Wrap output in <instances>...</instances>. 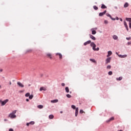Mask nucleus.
Listing matches in <instances>:
<instances>
[{
	"instance_id": "1",
	"label": "nucleus",
	"mask_w": 131,
	"mask_h": 131,
	"mask_svg": "<svg viewBox=\"0 0 131 131\" xmlns=\"http://www.w3.org/2000/svg\"><path fill=\"white\" fill-rule=\"evenodd\" d=\"M17 112V111L15 110L12 113H11L9 115V117H10V118L12 119L13 118H16V113Z\"/></svg>"
},
{
	"instance_id": "2",
	"label": "nucleus",
	"mask_w": 131,
	"mask_h": 131,
	"mask_svg": "<svg viewBox=\"0 0 131 131\" xmlns=\"http://www.w3.org/2000/svg\"><path fill=\"white\" fill-rule=\"evenodd\" d=\"M91 46L92 47L94 51H99V50H100V48H99L96 49V45L94 42H91Z\"/></svg>"
},
{
	"instance_id": "3",
	"label": "nucleus",
	"mask_w": 131,
	"mask_h": 131,
	"mask_svg": "<svg viewBox=\"0 0 131 131\" xmlns=\"http://www.w3.org/2000/svg\"><path fill=\"white\" fill-rule=\"evenodd\" d=\"M9 102V99H6L4 100V101L0 100V103L1 104V106H5L7 103Z\"/></svg>"
},
{
	"instance_id": "4",
	"label": "nucleus",
	"mask_w": 131,
	"mask_h": 131,
	"mask_svg": "<svg viewBox=\"0 0 131 131\" xmlns=\"http://www.w3.org/2000/svg\"><path fill=\"white\" fill-rule=\"evenodd\" d=\"M56 56H58L60 60H62L63 59V55L60 53H56Z\"/></svg>"
},
{
	"instance_id": "5",
	"label": "nucleus",
	"mask_w": 131,
	"mask_h": 131,
	"mask_svg": "<svg viewBox=\"0 0 131 131\" xmlns=\"http://www.w3.org/2000/svg\"><path fill=\"white\" fill-rule=\"evenodd\" d=\"M106 13H107V10H105L103 12H100L99 16H100V17H102V16H104Z\"/></svg>"
},
{
	"instance_id": "6",
	"label": "nucleus",
	"mask_w": 131,
	"mask_h": 131,
	"mask_svg": "<svg viewBox=\"0 0 131 131\" xmlns=\"http://www.w3.org/2000/svg\"><path fill=\"white\" fill-rule=\"evenodd\" d=\"M94 29H95V30ZM97 28L91 29L92 34L95 35L96 34V33H97V32L95 31V30H97Z\"/></svg>"
},
{
	"instance_id": "7",
	"label": "nucleus",
	"mask_w": 131,
	"mask_h": 131,
	"mask_svg": "<svg viewBox=\"0 0 131 131\" xmlns=\"http://www.w3.org/2000/svg\"><path fill=\"white\" fill-rule=\"evenodd\" d=\"M110 61H111V58H107L105 60V64H108V63H110Z\"/></svg>"
},
{
	"instance_id": "8",
	"label": "nucleus",
	"mask_w": 131,
	"mask_h": 131,
	"mask_svg": "<svg viewBox=\"0 0 131 131\" xmlns=\"http://www.w3.org/2000/svg\"><path fill=\"white\" fill-rule=\"evenodd\" d=\"M124 25L127 30V31H128V26H127V24L125 21H124Z\"/></svg>"
},
{
	"instance_id": "9",
	"label": "nucleus",
	"mask_w": 131,
	"mask_h": 131,
	"mask_svg": "<svg viewBox=\"0 0 131 131\" xmlns=\"http://www.w3.org/2000/svg\"><path fill=\"white\" fill-rule=\"evenodd\" d=\"M17 84H18V85H19V86H20V88H24V85H23V84H22L20 82H18Z\"/></svg>"
},
{
	"instance_id": "10",
	"label": "nucleus",
	"mask_w": 131,
	"mask_h": 131,
	"mask_svg": "<svg viewBox=\"0 0 131 131\" xmlns=\"http://www.w3.org/2000/svg\"><path fill=\"white\" fill-rule=\"evenodd\" d=\"M92 41L91 40H88L86 42L84 43V46H86L87 45H89V43H91Z\"/></svg>"
},
{
	"instance_id": "11",
	"label": "nucleus",
	"mask_w": 131,
	"mask_h": 131,
	"mask_svg": "<svg viewBox=\"0 0 131 131\" xmlns=\"http://www.w3.org/2000/svg\"><path fill=\"white\" fill-rule=\"evenodd\" d=\"M118 56L120 58H126V57H127V55H119Z\"/></svg>"
},
{
	"instance_id": "12",
	"label": "nucleus",
	"mask_w": 131,
	"mask_h": 131,
	"mask_svg": "<svg viewBox=\"0 0 131 131\" xmlns=\"http://www.w3.org/2000/svg\"><path fill=\"white\" fill-rule=\"evenodd\" d=\"M106 15L107 17H110L111 19H112V20H115V18H112V16H111V15L110 14L106 13Z\"/></svg>"
},
{
	"instance_id": "13",
	"label": "nucleus",
	"mask_w": 131,
	"mask_h": 131,
	"mask_svg": "<svg viewBox=\"0 0 131 131\" xmlns=\"http://www.w3.org/2000/svg\"><path fill=\"white\" fill-rule=\"evenodd\" d=\"M41 91H47V88H46L45 87H41L40 88V91L41 92Z\"/></svg>"
},
{
	"instance_id": "14",
	"label": "nucleus",
	"mask_w": 131,
	"mask_h": 131,
	"mask_svg": "<svg viewBox=\"0 0 131 131\" xmlns=\"http://www.w3.org/2000/svg\"><path fill=\"white\" fill-rule=\"evenodd\" d=\"M47 56L48 58H50V59H52V54L51 53H47Z\"/></svg>"
},
{
	"instance_id": "15",
	"label": "nucleus",
	"mask_w": 131,
	"mask_h": 131,
	"mask_svg": "<svg viewBox=\"0 0 131 131\" xmlns=\"http://www.w3.org/2000/svg\"><path fill=\"white\" fill-rule=\"evenodd\" d=\"M78 114V107L76 108V111H75V116H77Z\"/></svg>"
},
{
	"instance_id": "16",
	"label": "nucleus",
	"mask_w": 131,
	"mask_h": 131,
	"mask_svg": "<svg viewBox=\"0 0 131 131\" xmlns=\"http://www.w3.org/2000/svg\"><path fill=\"white\" fill-rule=\"evenodd\" d=\"M114 120V117H112V118H111L109 120H108L107 121H106V122H110V121H112Z\"/></svg>"
},
{
	"instance_id": "17",
	"label": "nucleus",
	"mask_w": 131,
	"mask_h": 131,
	"mask_svg": "<svg viewBox=\"0 0 131 131\" xmlns=\"http://www.w3.org/2000/svg\"><path fill=\"white\" fill-rule=\"evenodd\" d=\"M90 38H92V39H93V40H96V37H95L92 35H90Z\"/></svg>"
},
{
	"instance_id": "18",
	"label": "nucleus",
	"mask_w": 131,
	"mask_h": 131,
	"mask_svg": "<svg viewBox=\"0 0 131 131\" xmlns=\"http://www.w3.org/2000/svg\"><path fill=\"white\" fill-rule=\"evenodd\" d=\"M58 101L59 100L58 99L51 100V103H58Z\"/></svg>"
},
{
	"instance_id": "19",
	"label": "nucleus",
	"mask_w": 131,
	"mask_h": 131,
	"mask_svg": "<svg viewBox=\"0 0 131 131\" xmlns=\"http://www.w3.org/2000/svg\"><path fill=\"white\" fill-rule=\"evenodd\" d=\"M112 55V52L111 51H108V54L107 55V57H110Z\"/></svg>"
},
{
	"instance_id": "20",
	"label": "nucleus",
	"mask_w": 131,
	"mask_h": 131,
	"mask_svg": "<svg viewBox=\"0 0 131 131\" xmlns=\"http://www.w3.org/2000/svg\"><path fill=\"white\" fill-rule=\"evenodd\" d=\"M101 9H107V7L104 4H102Z\"/></svg>"
},
{
	"instance_id": "21",
	"label": "nucleus",
	"mask_w": 131,
	"mask_h": 131,
	"mask_svg": "<svg viewBox=\"0 0 131 131\" xmlns=\"http://www.w3.org/2000/svg\"><path fill=\"white\" fill-rule=\"evenodd\" d=\"M37 107L39 109H42L43 108V106L42 105H39L37 106Z\"/></svg>"
},
{
	"instance_id": "22",
	"label": "nucleus",
	"mask_w": 131,
	"mask_h": 131,
	"mask_svg": "<svg viewBox=\"0 0 131 131\" xmlns=\"http://www.w3.org/2000/svg\"><path fill=\"white\" fill-rule=\"evenodd\" d=\"M128 6H129V5L128 4V3H126L124 5V8H127V7H128Z\"/></svg>"
},
{
	"instance_id": "23",
	"label": "nucleus",
	"mask_w": 131,
	"mask_h": 131,
	"mask_svg": "<svg viewBox=\"0 0 131 131\" xmlns=\"http://www.w3.org/2000/svg\"><path fill=\"white\" fill-rule=\"evenodd\" d=\"M126 21H128L129 22H131V18H127V17H126Z\"/></svg>"
},
{
	"instance_id": "24",
	"label": "nucleus",
	"mask_w": 131,
	"mask_h": 131,
	"mask_svg": "<svg viewBox=\"0 0 131 131\" xmlns=\"http://www.w3.org/2000/svg\"><path fill=\"white\" fill-rule=\"evenodd\" d=\"M66 91L67 93H69V88L66 87Z\"/></svg>"
},
{
	"instance_id": "25",
	"label": "nucleus",
	"mask_w": 131,
	"mask_h": 131,
	"mask_svg": "<svg viewBox=\"0 0 131 131\" xmlns=\"http://www.w3.org/2000/svg\"><path fill=\"white\" fill-rule=\"evenodd\" d=\"M49 118L50 119H53V118H54V115H49Z\"/></svg>"
},
{
	"instance_id": "26",
	"label": "nucleus",
	"mask_w": 131,
	"mask_h": 131,
	"mask_svg": "<svg viewBox=\"0 0 131 131\" xmlns=\"http://www.w3.org/2000/svg\"><path fill=\"white\" fill-rule=\"evenodd\" d=\"M90 60L91 61V62H93V63H96V60L94 59H90Z\"/></svg>"
},
{
	"instance_id": "27",
	"label": "nucleus",
	"mask_w": 131,
	"mask_h": 131,
	"mask_svg": "<svg viewBox=\"0 0 131 131\" xmlns=\"http://www.w3.org/2000/svg\"><path fill=\"white\" fill-rule=\"evenodd\" d=\"M117 80H122V77H120L119 78H116Z\"/></svg>"
},
{
	"instance_id": "28",
	"label": "nucleus",
	"mask_w": 131,
	"mask_h": 131,
	"mask_svg": "<svg viewBox=\"0 0 131 131\" xmlns=\"http://www.w3.org/2000/svg\"><path fill=\"white\" fill-rule=\"evenodd\" d=\"M113 38H114V39H117V38H118V37H117V36L116 35H114Z\"/></svg>"
},
{
	"instance_id": "29",
	"label": "nucleus",
	"mask_w": 131,
	"mask_h": 131,
	"mask_svg": "<svg viewBox=\"0 0 131 131\" xmlns=\"http://www.w3.org/2000/svg\"><path fill=\"white\" fill-rule=\"evenodd\" d=\"M30 96V93H27L25 94V97H29Z\"/></svg>"
},
{
	"instance_id": "30",
	"label": "nucleus",
	"mask_w": 131,
	"mask_h": 131,
	"mask_svg": "<svg viewBox=\"0 0 131 131\" xmlns=\"http://www.w3.org/2000/svg\"><path fill=\"white\" fill-rule=\"evenodd\" d=\"M29 97L30 100H31L33 98V95H30Z\"/></svg>"
},
{
	"instance_id": "31",
	"label": "nucleus",
	"mask_w": 131,
	"mask_h": 131,
	"mask_svg": "<svg viewBox=\"0 0 131 131\" xmlns=\"http://www.w3.org/2000/svg\"><path fill=\"white\" fill-rule=\"evenodd\" d=\"M71 107L73 108V109H76V107L75 106V105H72L71 106Z\"/></svg>"
},
{
	"instance_id": "32",
	"label": "nucleus",
	"mask_w": 131,
	"mask_h": 131,
	"mask_svg": "<svg viewBox=\"0 0 131 131\" xmlns=\"http://www.w3.org/2000/svg\"><path fill=\"white\" fill-rule=\"evenodd\" d=\"M93 8L94 9V10H98V7H97L96 6H94Z\"/></svg>"
},
{
	"instance_id": "33",
	"label": "nucleus",
	"mask_w": 131,
	"mask_h": 131,
	"mask_svg": "<svg viewBox=\"0 0 131 131\" xmlns=\"http://www.w3.org/2000/svg\"><path fill=\"white\" fill-rule=\"evenodd\" d=\"M80 113H81V114H82V113H85L83 111V110H81L80 111Z\"/></svg>"
},
{
	"instance_id": "34",
	"label": "nucleus",
	"mask_w": 131,
	"mask_h": 131,
	"mask_svg": "<svg viewBox=\"0 0 131 131\" xmlns=\"http://www.w3.org/2000/svg\"><path fill=\"white\" fill-rule=\"evenodd\" d=\"M67 98H71V95H70V94H67Z\"/></svg>"
},
{
	"instance_id": "35",
	"label": "nucleus",
	"mask_w": 131,
	"mask_h": 131,
	"mask_svg": "<svg viewBox=\"0 0 131 131\" xmlns=\"http://www.w3.org/2000/svg\"><path fill=\"white\" fill-rule=\"evenodd\" d=\"M107 69H111V66H107Z\"/></svg>"
},
{
	"instance_id": "36",
	"label": "nucleus",
	"mask_w": 131,
	"mask_h": 131,
	"mask_svg": "<svg viewBox=\"0 0 131 131\" xmlns=\"http://www.w3.org/2000/svg\"><path fill=\"white\" fill-rule=\"evenodd\" d=\"M108 75H112V71H110L108 72Z\"/></svg>"
},
{
	"instance_id": "37",
	"label": "nucleus",
	"mask_w": 131,
	"mask_h": 131,
	"mask_svg": "<svg viewBox=\"0 0 131 131\" xmlns=\"http://www.w3.org/2000/svg\"><path fill=\"white\" fill-rule=\"evenodd\" d=\"M104 24H108V21L107 20H104Z\"/></svg>"
},
{
	"instance_id": "38",
	"label": "nucleus",
	"mask_w": 131,
	"mask_h": 131,
	"mask_svg": "<svg viewBox=\"0 0 131 131\" xmlns=\"http://www.w3.org/2000/svg\"><path fill=\"white\" fill-rule=\"evenodd\" d=\"M30 124H34V122L33 121H31L30 122H29Z\"/></svg>"
},
{
	"instance_id": "39",
	"label": "nucleus",
	"mask_w": 131,
	"mask_h": 131,
	"mask_svg": "<svg viewBox=\"0 0 131 131\" xmlns=\"http://www.w3.org/2000/svg\"><path fill=\"white\" fill-rule=\"evenodd\" d=\"M126 39H127V40H130L131 37H127V38H126Z\"/></svg>"
},
{
	"instance_id": "40",
	"label": "nucleus",
	"mask_w": 131,
	"mask_h": 131,
	"mask_svg": "<svg viewBox=\"0 0 131 131\" xmlns=\"http://www.w3.org/2000/svg\"><path fill=\"white\" fill-rule=\"evenodd\" d=\"M61 85H62V86H65V83H62Z\"/></svg>"
},
{
	"instance_id": "41",
	"label": "nucleus",
	"mask_w": 131,
	"mask_h": 131,
	"mask_svg": "<svg viewBox=\"0 0 131 131\" xmlns=\"http://www.w3.org/2000/svg\"><path fill=\"white\" fill-rule=\"evenodd\" d=\"M130 45H131V41L128 42L127 43V45H128V46H129Z\"/></svg>"
},
{
	"instance_id": "42",
	"label": "nucleus",
	"mask_w": 131,
	"mask_h": 131,
	"mask_svg": "<svg viewBox=\"0 0 131 131\" xmlns=\"http://www.w3.org/2000/svg\"><path fill=\"white\" fill-rule=\"evenodd\" d=\"M129 28H131V23H129Z\"/></svg>"
},
{
	"instance_id": "43",
	"label": "nucleus",
	"mask_w": 131,
	"mask_h": 131,
	"mask_svg": "<svg viewBox=\"0 0 131 131\" xmlns=\"http://www.w3.org/2000/svg\"><path fill=\"white\" fill-rule=\"evenodd\" d=\"M32 50H31V49H30V50H28V52H32Z\"/></svg>"
},
{
	"instance_id": "44",
	"label": "nucleus",
	"mask_w": 131,
	"mask_h": 131,
	"mask_svg": "<svg viewBox=\"0 0 131 131\" xmlns=\"http://www.w3.org/2000/svg\"><path fill=\"white\" fill-rule=\"evenodd\" d=\"M30 124V123H27V126H29V125Z\"/></svg>"
},
{
	"instance_id": "45",
	"label": "nucleus",
	"mask_w": 131,
	"mask_h": 131,
	"mask_svg": "<svg viewBox=\"0 0 131 131\" xmlns=\"http://www.w3.org/2000/svg\"><path fill=\"white\" fill-rule=\"evenodd\" d=\"M9 131H14V130L12 128L9 129Z\"/></svg>"
},
{
	"instance_id": "46",
	"label": "nucleus",
	"mask_w": 131,
	"mask_h": 131,
	"mask_svg": "<svg viewBox=\"0 0 131 131\" xmlns=\"http://www.w3.org/2000/svg\"><path fill=\"white\" fill-rule=\"evenodd\" d=\"M26 101H27V102H29V99H26Z\"/></svg>"
},
{
	"instance_id": "47",
	"label": "nucleus",
	"mask_w": 131,
	"mask_h": 131,
	"mask_svg": "<svg viewBox=\"0 0 131 131\" xmlns=\"http://www.w3.org/2000/svg\"><path fill=\"white\" fill-rule=\"evenodd\" d=\"M120 21H122V18H120Z\"/></svg>"
},
{
	"instance_id": "48",
	"label": "nucleus",
	"mask_w": 131,
	"mask_h": 131,
	"mask_svg": "<svg viewBox=\"0 0 131 131\" xmlns=\"http://www.w3.org/2000/svg\"><path fill=\"white\" fill-rule=\"evenodd\" d=\"M9 84L11 85V84H12V82H10Z\"/></svg>"
},
{
	"instance_id": "49",
	"label": "nucleus",
	"mask_w": 131,
	"mask_h": 131,
	"mask_svg": "<svg viewBox=\"0 0 131 131\" xmlns=\"http://www.w3.org/2000/svg\"><path fill=\"white\" fill-rule=\"evenodd\" d=\"M60 113L62 114V113H63V112L60 111Z\"/></svg>"
},
{
	"instance_id": "50",
	"label": "nucleus",
	"mask_w": 131,
	"mask_h": 131,
	"mask_svg": "<svg viewBox=\"0 0 131 131\" xmlns=\"http://www.w3.org/2000/svg\"><path fill=\"white\" fill-rule=\"evenodd\" d=\"M117 20H119V18L118 17H117Z\"/></svg>"
},
{
	"instance_id": "51",
	"label": "nucleus",
	"mask_w": 131,
	"mask_h": 131,
	"mask_svg": "<svg viewBox=\"0 0 131 131\" xmlns=\"http://www.w3.org/2000/svg\"><path fill=\"white\" fill-rule=\"evenodd\" d=\"M0 89H2V85H0Z\"/></svg>"
},
{
	"instance_id": "52",
	"label": "nucleus",
	"mask_w": 131,
	"mask_h": 131,
	"mask_svg": "<svg viewBox=\"0 0 131 131\" xmlns=\"http://www.w3.org/2000/svg\"><path fill=\"white\" fill-rule=\"evenodd\" d=\"M29 86H30V84H29Z\"/></svg>"
},
{
	"instance_id": "53",
	"label": "nucleus",
	"mask_w": 131,
	"mask_h": 131,
	"mask_svg": "<svg viewBox=\"0 0 131 131\" xmlns=\"http://www.w3.org/2000/svg\"><path fill=\"white\" fill-rule=\"evenodd\" d=\"M70 93L71 94V92H70Z\"/></svg>"
}]
</instances>
